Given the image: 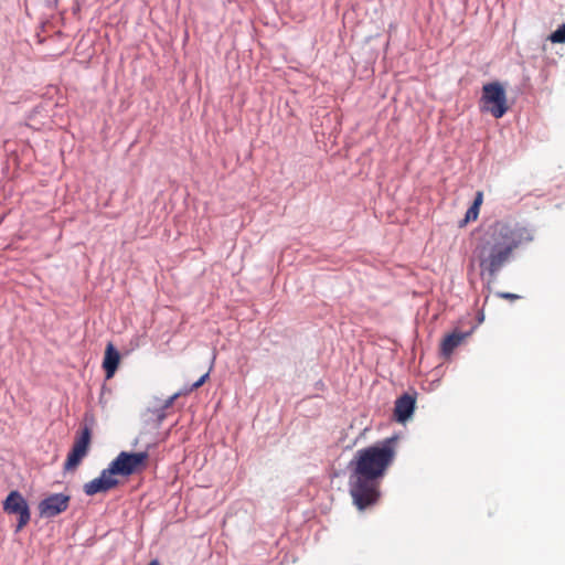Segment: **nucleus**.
<instances>
[{
    "instance_id": "nucleus-17",
    "label": "nucleus",
    "mask_w": 565,
    "mask_h": 565,
    "mask_svg": "<svg viewBox=\"0 0 565 565\" xmlns=\"http://www.w3.org/2000/svg\"><path fill=\"white\" fill-rule=\"evenodd\" d=\"M501 297H502V298H505V299H510V300H513V299H518V298H519V296H518V295L510 294V292L501 294Z\"/></svg>"
},
{
    "instance_id": "nucleus-8",
    "label": "nucleus",
    "mask_w": 565,
    "mask_h": 565,
    "mask_svg": "<svg viewBox=\"0 0 565 565\" xmlns=\"http://www.w3.org/2000/svg\"><path fill=\"white\" fill-rule=\"evenodd\" d=\"M70 504V495L63 493H54L45 498L39 503L40 515L44 518H53L64 512Z\"/></svg>"
},
{
    "instance_id": "nucleus-4",
    "label": "nucleus",
    "mask_w": 565,
    "mask_h": 565,
    "mask_svg": "<svg viewBox=\"0 0 565 565\" xmlns=\"http://www.w3.org/2000/svg\"><path fill=\"white\" fill-rule=\"evenodd\" d=\"M149 454L147 451L128 452L121 451L109 463L111 471L116 475L128 477L140 473L148 466Z\"/></svg>"
},
{
    "instance_id": "nucleus-10",
    "label": "nucleus",
    "mask_w": 565,
    "mask_h": 565,
    "mask_svg": "<svg viewBox=\"0 0 565 565\" xmlns=\"http://www.w3.org/2000/svg\"><path fill=\"white\" fill-rule=\"evenodd\" d=\"M120 354L111 342H109L105 350V356L103 361V367L106 373V379H111L119 365Z\"/></svg>"
},
{
    "instance_id": "nucleus-18",
    "label": "nucleus",
    "mask_w": 565,
    "mask_h": 565,
    "mask_svg": "<svg viewBox=\"0 0 565 565\" xmlns=\"http://www.w3.org/2000/svg\"><path fill=\"white\" fill-rule=\"evenodd\" d=\"M149 565H160L158 561H152L149 563Z\"/></svg>"
},
{
    "instance_id": "nucleus-3",
    "label": "nucleus",
    "mask_w": 565,
    "mask_h": 565,
    "mask_svg": "<svg viewBox=\"0 0 565 565\" xmlns=\"http://www.w3.org/2000/svg\"><path fill=\"white\" fill-rule=\"evenodd\" d=\"M482 111L490 113L494 118H501L508 110L507 95L499 82L484 84L480 98Z\"/></svg>"
},
{
    "instance_id": "nucleus-16",
    "label": "nucleus",
    "mask_w": 565,
    "mask_h": 565,
    "mask_svg": "<svg viewBox=\"0 0 565 565\" xmlns=\"http://www.w3.org/2000/svg\"><path fill=\"white\" fill-rule=\"evenodd\" d=\"M181 395V393H175L173 394L172 396H170L166 402H164V405H163V408H169L170 406H172V404L174 403V401Z\"/></svg>"
},
{
    "instance_id": "nucleus-7",
    "label": "nucleus",
    "mask_w": 565,
    "mask_h": 565,
    "mask_svg": "<svg viewBox=\"0 0 565 565\" xmlns=\"http://www.w3.org/2000/svg\"><path fill=\"white\" fill-rule=\"evenodd\" d=\"M118 484V479L115 477V473L108 466V468L100 472L99 477L86 482L83 487V490L87 495H95L100 492H108L109 490L116 488Z\"/></svg>"
},
{
    "instance_id": "nucleus-6",
    "label": "nucleus",
    "mask_w": 565,
    "mask_h": 565,
    "mask_svg": "<svg viewBox=\"0 0 565 565\" xmlns=\"http://www.w3.org/2000/svg\"><path fill=\"white\" fill-rule=\"evenodd\" d=\"M3 510L9 514H17L19 516L15 532H20L31 519V512L26 500L23 495L14 490L11 491L3 501Z\"/></svg>"
},
{
    "instance_id": "nucleus-9",
    "label": "nucleus",
    "mask_w": 565,
    "mask_h": 565,
    "mask_svg": "<svg viewBox=\"0 0 565 565\" xmlns=\"http://www.w3.org/2000/svg\"><path fill=\"white\" fill-rule=\"evenodd\" d=\"M415 409V398L408 394H404L395 402L394 417L397 422H406Z\"/></svg>"
},
{
    "instance_id": "nucleus-15",
    "label": "nucleus",
    "mask_w": 565,
    "mask_h": 565,
    "mask_svg": "<svg viewBox=\"0 0 565 565\" xmlns=\"http://www.w3.org/2000/svg\"><path fill=\"white\" fill-rule=\"evenodd\" d=\"M483 194L481 191L477 192L476 198L473 200L472 206L478 207L480 210V205L482 204Z\"/></svg>"
},
{
    "instance_id": "nucleus-2",
    "label": "nucleus",
    "mask_w": 565,
    "mask_h": 565,
    "mask_svg": "<svg viewBox=\"0 0 565 565\" xmlns=\"http://www.w3.org/2000/svg\"><path fill=\"white\" fill-rule=\"evenodd\" d=\"M532 241L530 232L519 225L497 221L478 238L473 249L481 274L494 278L513 257L515 249Z\"/></svg>"
},
{
    "instance_id": "nucleus-5",
    "label": "nucleus",
    "mask_w": 565,
    "mask_h": 565,
    "mask_svg": "<svg viewBox=\"0 0 565 565\" xmlns=\"http://www.w3.org/2000/svg\"><path fill=\"white\" fill-rule=\"evenodd\" d=\"M92 439V430L85 426L78 436H76L73 447L67 455L64 462L65 471H74L81 465L82 460L86 457Z\"/></svg>"
},
{
    "instance_id": "nucleus-14",
    "label": "nucleus",
    "mask_w": 565,
    "mask_h": 565,
    "mask_svg": "<svg viewBox=\"0 0 565 565\" xmlns=\"http://www.w3.org/2000/svg\"><path fill=\"white\" fill-rule=\"evenodd\" d=\"M207 377H209V373L203 374L195 383L192 384V386L189 390V392L201 387L205 383Z\"/></svg>"
},
{
    "instance_id": "nucleus-12",
    "label": "nucleus",
    "mask_w": 565,
    "mask_h": 565,
    "mask_svg": "<svg viewBox=\"0 0 565 565\" xmlns=\"http://www.w3.org/2000/svg\"><path fill=\"white\" fill-rule=\"evenodd\" d=\"M548 40L552 43H565V23L558 26L556 31L551 33Z\"/></svg>"
},
{
    "instance_id": "nucleus-1",
    "label": "nucleus",
    "mask_w": 565,
    "mask_h": 565,
    "mask_svg": "<svg viewBox=\"0 0 565 565\" xmlns=\"http://www.w3.org/2000/svg\"><path fill=\"white\" fill-rule=\"evenodd\" d=\"M396 437L359 449L349 462L350 494L359 510L376 503L380 483L396 457Z\"/></svg>"
},
{
    "instance_id": "nucleus-13",
    "label": "nucleus",
    "mask_w": 565,
    "mask_h": 565,
    "mask_svg": "<svg viewBox=\"0 0 565 565\" xmlns=\"http://www.w3.org/2000/svg\"><path fill=\"white\" fill-rule=\"evenodd\" d=\"M478 215H479V209L471 205L466 213L463 222L468 223L470 221H476L478 218Z\"/></svg>"
},
{
    "instance_id": "nucleus-11",
    "label": "nucleus",
    "mask_w": 565,
    "mask_h": 565,
    "mask_svg": "<svg viewBox=\"0 0 565 565\" xmlns=\"http://www.w3.org/2000/svg\"><path fill=\"white\" fill-rule=\"evenodd\" d=\"M468 335V332L458 330L447 334L440 343V353L446 358L450 356L455 349L458 348Z\"/></svg>"
}]
</instances>
